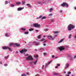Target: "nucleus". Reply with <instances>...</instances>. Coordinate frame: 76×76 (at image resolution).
I'll return each instance as SVG.
<instances>
[{
	"label": "nucleus",
	"instance_id": "obj_5",
	"mask_svg": "<svg viewBox=\"0 0 76 76\" xmlns=\"http://www.w3.org/2000/svg\"><path fill=\"white\" fill-rule=\"evenodd\" d=\"M34 26L35 28H39V27H40L41 25L40 24H38V23H35L34 24Z\"/></svg>",
	"mask_w": 76,
	"mask_h": 76
},
{
	"label": "nucleus",
	"instance_id": "obj_6",
	"mask_svg": "<svg viewBox=\"0 0 76 76\" xmlns=\"http://www.w3.org/2000/svg\"><path fill=\"white\" fill-rule=\"evenodd\" d=\"M58 48L60 51H61L62 50H64L65 49V48L63 46H61L60 48Z\"/></svg>",
	"mask_w": 76,
	"mask_h": 76
},
{
	"label": "nucleus",
	"instance_id": "obj_64",
	"mask_svg": "<svg viewBox=\"0 0 76 76\" xmlns=\"http://www.w3.org/2000/svg\"><path fill=\"white\" fill-rule=\"evenodd\" d=\"M58 57H57V56H56V57H55V58H57Z\"/></svg>",
	"mask_w": 76,
	"mask_h": 76
},
{
	"label": "nucleus",
	"instance_id": "obj_16",
	"mask_svg": "<svg viewBox=\"0 0 76 76\" xmlns=\"http://www.w3.org/2000/svg\"><path fill=\"white\" fill-rule=\"evenodd\" d=\"M46 19V17L45 16L41 18L42 19Z\"/></svg>",
	"mask_w": 76,
	"mask_h": 76
},
{
	"label": "nucleus",
	"instance_id": "obj_24",
	"mask_svg": "<svg viewBox=\"0 0 76 76\" xmlns=\"http://www.w3.org/2000/svg\"><path fill=\"white\" fill-rule=\"evenodd\" d=\"M9 57V55H8L7 56L5 57L4 58H5L6 59V58H8V57Z\"/></svg>",
	"mask_w": 76,
	"mask_h": 76
},
{
	"label": "nucleus",
	"instance_id": "obj_14",
	"mask_svg": "<svg viewBox=\"0 0 76 76\" xmlns=\"http://www.w3.org/2000/svg\"><path fill=\"white\" fill-rule=\"evenodd\" d=\"M15 45H16V46H17V47H19L20 46V45H19L18 43H16L15 44Z\"/></svg>",
	"mask_w": 76,
	"mask_h": 76
},
{
	"label": "nucleus",
	"instance_id": "obj_39",
	"mask_svg": "<svg viewBox=\"0 0 76 76\" xmlns=\"http://www.w3.org/2000/svg\"><path fill=\"white\" fill-rule=\"evenodd\" d=\"M40 50H44V49L43 48H41L40 49Z\"/></svg>",
	"mask_w": 76,
	"mask_h": 76
},
{
	"label": "nucleus",
	"instance_id": "obj_27",
	"mask_svg": "<svg viewBox=\"0 0 76 76\" xmlns=\"http://www.w3.org/2000/svg\"><path fill=\"white\" fill-rule=\"evenodd\" d=\"M21 29V30H23V31H25V30H26V28H22Z\"/></svg>",
	"mask_w": 76,
	"mask_h": 76
},
{
	"label": "nucleus",
	"instance_id": "obj_2",
	"mask_svg": "<svg viewBox=\"0 0 76 76\" xmlns=\"http://www.w3.org/2000/svg\"><path fill=\"white\" fill-rule=\"evenodd\" d=\"M55 36L54 37H53V36H52L49 35L48 36V38L49 39H50V40H53V39H54V38L55 37Z\"/></svg>",
	"mask_w": 76,
	"mask_h": 76
},
{
	"label": "nucleus",
	"instance_id": "obj_1",
	"mask_svg": "<svg viewBox=\"0 0 76 76\" xmlns=\"http://www.w3.org/2000/svg\"><path fill=\"white\" fill-rule=\"evenodd\" d=\"M75 28V26H73L72 24H70L68 26V30L70 31L72 29H74Z\"/></svg>",
	"mask_w": 76,
	"mask_h": 76
},
{
	"label": "nucleus",
	"instance_id": "obj_51",
	"mask_svg": "<svg viewBox=\"0 0 76 76\" xmlns=\"http://www.w3.org/2000/svg\"><path fill=\"white\" fill-rule=\"evenodd\" d=\"M38 57V55H37L35 57L36 58H37V57Z\"/></svg>",
	"mask_w": 76,
	"mask_h": 76
},
{
	"label": "nucleus",
	"instance_id": "obj_29",
	"mask_svg": "<svg viewBox=\"0 0 76 76\" xmlns=\"http://www.w3.org/2000/svg\"><path fill=\"white\" fill-rule=\"evenodd\" d=\"M63 41V39H62L59 42L60 43V42H62V41Z\"/></svg>",
	"mask_w": 76,
	"mask_h": 76
},
{
	"label": "nucleus",
	"instance_id": "obj_11",
	"mask_svg": "<svg viewBox=\"0 0 76 76\" xmlns=\"http://www.w3.org/2000/svg\"><path fill=\"white\" fill-rule=\"evenodd\" d=\"M53 75H55L56 76H57L58 75H60V73H53Z\"/></svg>",
	"mask_w": 76,
	"mask_h": 76
},
{
	"label": "nucleus",
	"instance_id": "obj_40",
	"mask_svg": "<svg viewBox=\"0 0 76 76\" xmlns=\"http://www.w3.org/2000/svg\"><path fill=\"white\" fill-rule=\"evenodd\" d=\"M33 63H34V62H30V64H32Z\"/></svg>",
	"mask_w": 76,
	"mask_h": 76
},
{
	"label": "nucleus",
	"instance_id": "obj_46",
	"mask_svg": "<svg viewBox=\"0 0 76 76\" xmlns=\"http://www.w3.org/2000/svg\"><path fill=\"white\" fill-rule=\"evenodd\" d=\"M53 15V14H50L49 15V16H52Z\"/></svg>",
	"mask_w": 76,
	"mask_h": 76
},
{
	"label": "nucleus",
	"instance_id": "obj_45",
	"mask_svg": "<svg viewBox=\"0 0 76 76\" xmlns=\"http://www.w3.org/2000/svg\"><path fill=\"white\" fill-rule=\"evenodd\" d=\"M44 54L45 55H45H47V53H44Z\"/></svg>",
	"mask_w": 76,
	"mask_h": 76
},
{
	"label": "nucleus",
	"instance_id": "obj_43",
	"mask_svg": "<svg viewBox=\"0 0 76 76\" xmlns=\"http://www.w3.org/2000/svg\"><path fill=\"white\" fill-rule=\"evenodd\" d=\"M25 56H29V54H26L25 55Z\"/></svg>",
	"mask_w": 76,
	"mask_h": 76
},
{
	"label": "nucleus",
	"instance_id": "obj_18",
	"mask_svg": "<svg viewBox=\"0 0 76 76\" xmlns=\"http://www.w3.org/2000/svg\"><path fill=\"white\" fill-rule=\"evenodd\" d=\"M41 35L40 34L38 36V39H41Z\"/></svg>",
	"mask_w": 76,
	"mask_h": 76
},
{
	"label": "nucleus",
	"instance_id": "obj_37",
	"mask_svg": "<svg viewBox=\"0 0 76 76\" xmlns=\"http://www.w3.org/2000/svg\"><path fill=\"white\" fill-rule=\"evenodd\" d=\"M22 76H26V75L25 74H24L22 75Z\"/></svg>",
	"mask_w": 76,
	"mask_h": 76
},
{
	"label": "nucleus",
	"instance_id": "obj_44",
	"mask_svg": "<svg viewBox=\"0 0 76 76\" xmlns=\"http://www.w3.org/2000/svg\"><path fill=\"white\" fill-rule=\"evenodd\" d=\"M7 65H8L7 64H5L4 65V66H7Z\"/></svg>",
	"mask_w": 76,
	"mask_h": 76
},
{
	"label": "nucleus",
	"instance_id": "obj_41",
	"mask_svg": "<svg viewBox=\"0 0 76 76\" xmlns=\"http://www.w3.org/2000/svg\"><path fill=\"white\" fill-rule=\"evenodd\" d=\"M44 65H43L42 66V69H44Z\"/></svg>",
	"mask_w": 76,
	"mask_h": 76
},
{
	"label": "nucleus",
	"instance_id": "obj_3",
	"mask_svg": "<svg viewBox=\"0 0 76 76\" xmlns=\"http://www.w3.org/2000/svg\"><path fill=\"white\" fill-rule=\"evenodd\" d=\"M27 60H33V58L32 56H29L28 57L26 58Z\"/></svg>",
	"mask_w": 76,
	"mask_h": 76
},
{
	"label": "nucleus",
	"instance_id": "obj_47",
	"mask_svg": "<svg viewBox=\"0 0 76 76\" xmlns=\"http://www.w3.org/2000/svg\"><path fill=\"white\" fill-rule=\"evenodd\" d=\"M43 45L44 46H45L46 45V44H45V43H44L43 44Z\"/></svg>",
	"mask_w": 76,
	"mask_h": 76
},
{
	"label": "nucleus",
	"instance_id": "obj_57",
	"mask_svg": "<svg viewBox=\"0 0 76 76\" xmlns=\"http://www.w3.org/2000/svg\"><path fill=\"white\" fill-rule=\"evenodd\" d=\"M39 76V75L37 74L36 75V76Z\"/></svg>",
	"mask_w": 76,
	"mask_h": 76
},
{
	"label": "nucleus",
	"instance_id": "obj_4",
	"mask_svg": "<svg viewBox=\"0 0 76 76\" xmlns=\"http://www.w3.org/2000/svg\"><path fill=\"white\" fill-rule=\"evenodd\" d=\"M61 6L62 7H68V4L66 3H64L61 4Z\"/></svg>",
	"mask_w": 76,
	"mask_h": 76
},
{
	"label": "nucleus",
	"instance_id": "obj_9",
	"mask_svg": "<svg viewBox=\"0 0 76 76\" xmlns=\"http://www.w3.org/2000/svg\"><path fill=\"white\" fill-rule=\"evenodd\" d=\"M7 46H4L2 47V48L3 50H7Z\"/></svg>",
	"mask_w": 76,
	"mask_h": 76
},
{
	"label": "nucleus",
	"instance_id": "obj_17",
	"mask_svg": "<svg viewBox=\"0 0 76 76\" xmlns=\"http://www.w3.org/2000/svg\"><path fill=\"white\" fill-rule=\"evenodd\" d=\"M59 33V31H54V34H58Z\"/></svg>",
	"mask_w": 76,
	"mask_h": 76
},
{
	"label": "nucleus",
	"instance_id": "obj_23",
	"mask_svg": "<svg viewBox=\"0 0 76 76\" xmlns=\"http://www.w3.org/2000/svg\"><path fill=\"white\" fill-rule=\"evenodd\" d=\"M37 61L36 60L34 63L33 62V63H34V64L35 65L37 63Z\"/></svg>",
	"mask_w": 76,
	"mask_h": 76
},
{
	"label": "nucleus",
	"instance_id": "obj_28",
	"mask_svg": "<svg viewBox=\"0 0 76 76\" xmlns=\"http://www.w3.org/2000/svg\"><path fill=\"white\" fill-rule=\"evenodd\" d=\"M25 3V1H23L22 3V4H24Z\"/></svg>",
	"mask_w": 76,
	"mask_h": 76
},
{
	"label": "nucleus",
	"instance_id": "obj_15",
	"mask_svg": "<svg viewBox=\"0 0 76 76\" xmlns=\"http://www.w3.org/2000/svg\"><path fill=\"white\" fill-rule=\"evenodd\" d=\"M42 17V15H40L39 16V17H38L37 18V19H40V18H41Z\"/></svg>",
	"mask_w": 76,
	"mask_h": 76
},
{
	"label": "nucleus",
	"instance_id": "obj_12",
	"mask_svg": "<svg viewBox=\"0 0 76 76\" xmlns=\"http://www.w3.org/2000/svg\"><path fill=\"white\" fill-rule=\"evenodd\" d=\"M27 6L28 7H31V5L29 4H27Z\"/></svg>",
	"mask_w": 76,
	"mask_h": 76
},
{
	"label": "nucleus",
	"instance_id": "obj_56",
	"mask_svg": "<svg viewBox=\"0 0 76 76\" xmlns=\"http://www.w3.org/2000/svg\"><path fill=\"white\" fill-rule=\"evenodd\" d=\"M55 68H56V69H57V68H58V66H56V67H55Z\"/></svg>",
	"mask_w": 76,
	"mask_h": 76
},
{
	"label": "nucleus",
	"instance_id": "obj_13",
	"mask_svg": "<svg viewBox=\"0 0 76 76\" xmlns=\"http://www.w3.org/2000/svg\"><path fill=\"white\" fill-rule=\"evenodd\" d=\"M7 49H8L10 51H12V49L10 47H7Z\"/></svg>",
	"mask_w": 76,
	"mask_h": 76
},
{
	"label": "nucleus",
	"instance_id": "obj_60",
	"mask_svg": "<svg viewBox=\"0 0 76 76\" xmlns=\"http://www.w3.org/2000/svg\"><path fill=\"white\" fill-rule=\"evenodd\" d=\"M34 51H37V49H36L34 50Z\"/></svg>",
	"mask_w": 76,
	"mask_h": 76
},
{
	"label": "nucleus",
	"instance_id": "obj_8",
	"mask_svg": "<svg viewBox=\"0 0 76 76\" xmlns=\"http://www.w3.org/2000/svg\"><path fill=\"white\" fill-rule=\"evenodd\" d=\"M24 9V7H20L18 9V11H20V10H23Z\"/></svg>",
	"mask_w": 76,
	"mask_h": 76
},
{
	"label": "nucleus",
	"instance_id": "obj_35",
	"mask_svg": "<svg viewBox=\"0 0 76 76\" xmlns=\"http://www.w3.org/2000/svg\"><path fill=\"white\" fill-rule=\"evenodd\" d=\"M71 36H72V34L69 35V38H71Z\"/></svg>",
	"mask_w": 76,
	"mask_h": 76
},
{
	"label": "nucleus",
	"instance_id": "obj_58",
	"mask_svg": "<svg viewBox=\"0 0 76 76\" xmlns=\"http://www.w3.org/2000/svg\"><path fill=\"white\" fill-rule=\"evenodd\" d=\"M47 40H46L45 41H44V42H47Z\"/></svg>",
	"mask_w": 76,
	"mask_h": 76
},
{
	"label": "nucleus",
	"instance_id": "obj_38",
	"mask_svg": "<svg viewBox=\"0 0 76 76\" xmlns=\"http://www.w3.org/2000/svg\"><path fill=\"white\" fill-rule=\"evenodd\" d=\"M5 3L6 4H7V3H8V2L7 1H6L5 2Z\"/></svg>",
	"mask_w": 76,
	"mask_h": 76
},
{
	"label": "nucleus",
	"instance_id": "obj_52",
	"mask_svg": "<svg viewBox=\"0 0 76 76\" xmlns=\"http://www.w3.org/2000/svg\"><path fill=\"white\" fill-rule=\"evenodd\" d=\"M51 22H53V21H54V20L51 19Z\"/></svg>",
	"mask_w": 76,
	"mask_h": 76
},
{
	"label": "nucleus",
	"instance_id": "obj_34",
	"mask_svg": "<svg viewBox=\"0 0 76 76\" xmlns=\"http://www.w3.org/2000/svg\"><path fill=\"white\" fill-rule=\"evenodd\" d=\"M10 6L11 7H14V5L13 4H11Z\"/></svg>",
	"mask_w": 76,
	"mask_h": 76
},
{
	"label": "nucleus",
	"instance_id": "obj_26",
	"mask_svg": "<svg viewBox=\"0 0 76 76\" xmlns=\"http://www.w3.org/2000/svg\"><path fill=\"white\" fill-rule=\"evenodd\" d=\"M48 31V28H46V29H45V32H47V31Z\"/></svg>",
	"mask_w": 76,
	"mask_h": 76
},
{
	"label": "nucleus",
	"instance_id": "obj_49",
	"mask_svg": "<svg viewBox=\"0 0 76 76\" xmlns=\"http://www.w3.org/2000/svg\"><path fill=\"white\" fill-rule=\"evenodd\" d=\"M57 66H60V64H57Z\"/></svg>",
	"mask_w": 76,
	"mask_h": 76
},
{
	"label": "nucleus",
	"instance_id": "obj_63",
	"mask_svg": "<svg viewBox=\"0 0 76 76\" xmlns=\"http://www.w3.org/2000/svg\"><path fill=\"white\" fill-rule=\"evenodd\" d=\"M60 12L61 13H62V11L60 10Z\"/></svg>",
	"mask_w": 76,
	"mask_h": 76
},
{
	"label": "nucleus",
	"instance_id": "obj_30",
	"mask_svg": "<svg viewBox=\"0 0 76 76\" xmlns=\"http://www.w3.org/2000/svg\"><path fill=\"white\" fill-rule=\"evenodd\" d=\"M69 64H66V66L67 67H69Z\"/></svg>",
	"mask_w": 76,
	"mask_h": 76
},
{
	"label": "nucleus",
	"instance_id": "obj_10",
	"mask_svg": "<svg viewBox=\"0 0 76 76\" xmlns=\"http://www.w3.org/2000/svg\"><path fill=\"white\" fill-rule=\"evenodd\" d=\"M21 4V2H17L16 3V4L17 5H19Z\"/></svg>",
	"mask_w": 76,
	"mask_h": 76
},
{
	"label": "nucleus",
	"instance_id": "obj_62",
	"mask_svg": "<svg viewBox=\"0 0 76 76\" xmlns=\"http://www.w3.org/2000/svg\"><path fill=\"white\" fill-rule=\"evenodd\" d=\"M74 9L75 10H76V7H74Z\"/></svg>",
	"mask_w": 76,
	"mask_h": 76
},
{
	"label": "nucleus",
	"instance_id": "obj_36",
	"mask_svg": "<svg viewBox=\"0 0 76 76\" xmlns=\"http://www.w3.org/2000/svg\"><path fill=\"white\" fill-rule=\"evenodd\" d=\"M71 73V72H69L68 73V75H70Z\"/></svg>",
	"mask_w": 76,
	"mask_h": 76
},
{
	"label": "nucleus",
	"instance_id": "obj_19",
	"mask_svg": "<svg viewBox=\"0 0 76 76\" xmlns=\"http://www.w3.org/2000/svg\"><path fill=\"white\" fill-rule=\"evenodd\" d=\"M5 37H9V35H8V34H7V33H6L5 34Z\"/></svg>",
	"mask_w": 76,
	"mask_h": 76
},
{
	"label": "nucleus",
	"instance_id": "obj_50",
	"mask_svg": "<svg viewBox=\"0 0 76 76\" xmlns=\"http://www.w3.org/2000/svg\"><path fill=\"white\" fill-rule=\"evenodd\" d=\"M74 58H76V56H75L74 57Z\"/></svg>",
	"mask_w": 76,
	"mask_h": 76
},
{
	"label": "nucleus",
	"instance_id": "obj_25",
	"mask_svg": "<svg viewBox=\"0 0 76 76\" xmlns=\"http://www.w3.org/2000/svg\"><path fill=\"white\" fill-rule=\"evenodd\" d=\"M45 40V39H43L40 40V41H44Z\"/></svg>",
	"mask_w": 76,
	"mask_h": 76
},
{
	"label": "nucleus",
	"instance_id": "obj_31",
	"mask_svg": "<svg viewBox=\"0 0 76 76\" xmlns=\"http://www.w3.org/2000/svg\"><path fill=\"white\" fill-rule=\"evenodd\" d=\"M71 58L70 59V60H71V61H72V60H73V58L72 57H70Z\"/></svg>",
	"mask_w": 76,
	"mask_h": 76
},
{
	"label": "nucleus",
	"instance_id": "obj_7",
	"mask_svg": "<svg viewBox=\"0 0 76 76\" xmlns=\"http://www.w3.org/2000/svg\"><path fill=\"white\" fill-rule=\"evenodd\" d=\"M27 51V50L24 49H22L21 51H20V53L22 54L23 53V52H26Z\"/></svg>",
	"mask_w": 76,
	"mask_h": 76
},
{
	"label": "nucleus",
	"instance_id": "obj_21",
	"mask_svg": "<svg viewBox=\"0 0 76 76\" xmlns=\"http://www.w3.org/2000/svg\"><path fill=\"white\" fill-rule=\"evenodd\" d=\"M29 31H34V29L33 28H30L29 29Z\"/></svg>",
	"mask_w": 76,
	"mask_h": 76
},
{
	"label": "nucleus",
	"instance_id": "obj_54",
	"mask_svg": "<svg viewBox=\"0 0 76 76\" xmlns=\"http://www.w3.org/2000/svg\"><path fill=\"white\" fill-rule=\"evenodd\" d=\"M35 31H37V32H39V31L38 30H35Z\"/></svg>",
	"mask_w": 76,
	"mask_h": 76
},
{
	"label": "nucleus",
	"instance_id": "obj_55",
	"mask_svg": "<svg viewBox=\"0 0 76 76\" xmlns=\"http://www.w3.org/2000/svg\"><path fill=\"white\" fill-rule=\"evenodd\" d=\"M18 52L17 51L15 52L16 54H18Z\"/></svg>",
	"mask_w": 76,
	"mask_h": 76
},
{
	"label": "nucleus",
	"instance_id": "obj_22",
	"mask_svg": "<svg viewBox=\"0 0 76 76\" xmlns=\"http://www.w3.org/2000/svg\"><path fill=\"white\" fill-rule=\"evenodd\" d=\"M50 12H52V10H53V8H51L50 9Z\"/></svg>",
	"mask_w": 76,
	"mask_h": 76
},
{
	"label": "nucleus",
	"instance_id": "obj_59",
	"mask_svg": "<svg viewBox=\"0 0 76 76\" xmlns=\"http://www.w3.org/2000/svg\"><path fill=\"white\" fill-rule=\"evenodd\" d=\"M65 76H69V75H66Z\"/></svg>",
	"mask_w": 76,
	"mask_h": 76
},
{
	"label": "nucleus",
	"instance_id": "obj_42",
	"mask_svg": "<svg viewBox=\"0 0 76 76\" xmlns=\"http://www.w3.org/2000/svg\"><path fill=\"white\" fill-rule=\"evenodd\" d=\"M51 63V61H50V62H48V64H50V63Z\"/></svg>",
	"mask_w": 76,
	"mask_h": 76
},
{
	"label": "nucleus",
	"instance_id": "obj_33",
	"mask_svg": "<svg viewBox=\"0 0 76 76\" xmlns=\"http://www.w3.org/2000/svg\"><path fill=\"white\" fill-rule=\"evenodd\" d=\"M68 57H72V56L70 54H68Z\"/></svg>",
	"mask_w": 76,
	"mask_h": 76
},
{
	"label": "nucleus",
	"instance_id": "obj_20",
	"mask_svg": "<svg viewBox=\"0 0 76 76\" xmlns=\"http://www.w3.org/2000/svg\"><path fill=\"white\" fill-rule=\"evenodd\" d=\"M10 46H12V45H13V43H11L9 44Z\"/></svg>",
	"mask_w": 76,
	"mask_h": 76
},
{
	"label": "nucleus",
	"instance_id": "obj_61",
	"mask_svg": "<svg viewBox=\"0 0 76 76\" xmlns=\"http://www.w3.org/2000/svg\"><path fill=\"white\" fill-rule=\"evenodd\" d=\"M48 64H46V66H48Z\"/></svg>",
	"mask_w": 76,
	"mask_h": 76
},
{
	"label": "nucleus",
	"instance_id": "obj_48",
	"mask_svg": "<svg viewBox=\"0 0 76 76\" xmlns=\"http://www.w3.org/2000/svg\"><path fill=\"white\" fill-rule=\"evenodd\" d=\"M55 57V56L54 55H53L52 56V58H54V57Z\"/></svg>",
	"mask_w": 76,
	"mask_h": 76
},
{
	"label": "nucleus",
	"instance_id": "obj_32",
	"mask_svg": "<svg viewBox=\"0 0 76 76\" xmlns=\"http://www.w3.org/2000/svg\"><path fill=\"white\" fill-rule=\"evenodd\" d=\"M28 33H29V32H25V34H28Z\"/></svg>",
	"mask_w": 76,
	"mask_h": 76
},
{
	"label": "nucleus",
	"instance_id": "obj_53",
	"mask_svg": "<svg viewBox=\"0 0 76 76\" xmlns=\"http://www.w3.org/2000/svg\"><path fill=\"white\" fill-rule=\"evenodd\" d=\"M39 45L38 43L36 44V45Z\"/></svg>",
	"mask_w": 76,
	"mask_h": 76
}]
</instances>
